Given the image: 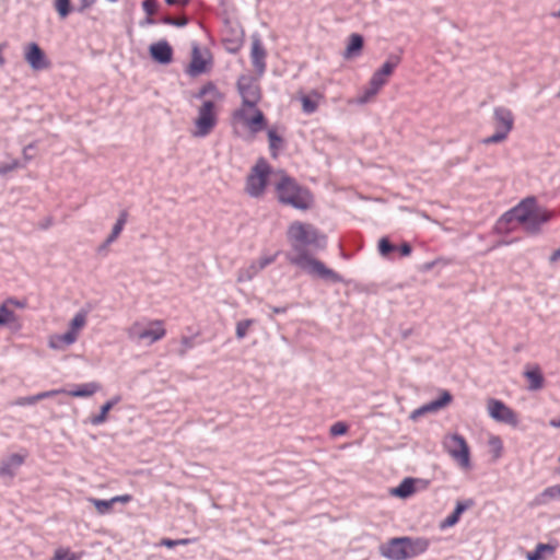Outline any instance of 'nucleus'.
Returning a JSON list of instances; mask_svg holds the SVG:
<instances>
[{
    "label": "nucleus",
    "instance_id": "56",
    "mask_svg": "<svg viewBox=\"0 0 560 560\" xmlns=\"http://www.w3.org/2000/svg\"><path fill=\"white\" fill-rule=\"evenodd\" d=\"M7 47V44H0V67H2L5 63V59L3 57V50Z\"/></svg>",
    "mask_w": 560,
    "mask_h": 560
},
{
    "label": "nucleus",
    "instance_id": "28",
    "mask_svg": "<svg viewBox=\"0 0 560 560\" xmlns=\"http://www.w3.org/2000/svg\"><path fill=\"white\" fill-rule=\"evenodd\" d=\"M322 98V95L317 92H312L306 95H302L300 97V101L302 103V109L305 114H313L316 112L319 101Z\"/></svg>",
    "mask_w": 560,
    "mask_h": 560
},
{
    "label": "nucleus",
    "instance_id": "9",
    "mask_svg": "<svg viewBox=\"0 0 560 560\" xmlns=\"http://www.w3.org/2000/svg\"><path fill=\"white\" fill-rule=\"evenodd\" d=\"M269 173L270 167L268 163L264 159L258 160L246 180L245 190L250 197L257 198L264 194Z\"/></svg>",
    "mask_w": 560,
    "mask_h": 560
},
{
    "label": "nucleus",
    "instance_id": "26",
    "mask_svg": "<svg viewBox=\"0 0 560 560\" xmlns=\"http://www.w3.org/2000/svg\"><path fill=\"white\" fill-rule=\"evenodd\" d=\"M552 501H560V483L547 487L535 498L536 505H547Z\"/></svg>",
    "mask_w": 560,
    "mask_h": 560
},
{
    "label": "nucleus",
    "instance_id": "20",
    "mask_svg": "<svg viewBox=\"0 0 560 560\" xmlns=\"http://www.w3.org/2000/svg\"><path fill=\"white\" fill-rule=\"evenodd\" d=\"M26 455V453H16L4 458L0 465V476L12 479L16 475L19 468L23 465Z\"/></svg>",
    "mask_w": 560,
    "mask_h": 560
},
{
    "label": "nucleus",
    "instance_id": "42",
    "mask_svg": "<svg viewBox=\"0 0 560 560\" xmlns=\"http://www.w3.org/2000/svg\"><path fill=\"white\" fill-rule=\"evenodd\" d=\"M388 79L381 75L380 72L375 71L370 79V85L381 91V89L387 83Z\"/></svg>",
    "mask_w": 560,
    "mask_h": 560
},
{
    "label": "nucleus",
    "instance_id": "63",
    "mask_svg": "<svg viewBox=\"0 0 560 560\" xmlns=\"http://www.w3.org/2000/svg\"><path fill=\"white\" fill-rule=\"evenodd\" d=\"M190 0H182V3L187 5Z\"/></svg>",
    "mask_w": 560,
    "mask_h": 560
},
{
    "label": "nucleus",
    "instance_id": "5",
    "mask_svg": "<svg viewBox=\"0 0 560 560\" xmlns=\"http://www.w3.org/2000/svg\"><path fill=\"white\" fill-rule=\"evenodd\" d=\"M88 323V312L79 311L74 314L68 325V330L63 334H54L48 337V347L52 350L61 351L75 343L81 331Z\"/></svg>",
    "mask_w": 560,
    "mask_h": 560
},
{
    "label": "nucleus",
    "instance_id": "30",
    "mask_svg": "<svg viewBox=\"0 0 560 560\" xmlns=\"http://www.w3.org/2000/svg\"><path fill=\"white\" fill-rule=\"evenodd\" d=\"M556 547L550 544H538L534 551L526 555L527 560H542L545 555H552Z\"/></svg>",
    "mask_w": 560,
    "mask_h": 560
},
{
    "label": "nucleus",
    "instance_id": "41",
    "mask_svg": "<svg viewBox=\"0 0 560 560\" xmlns=\"http://www.w3.org/2000/svg\"><path fill=\"white\" fill-rule=\"evenodd\" d=\"M19 167H21V164L19 162L18 159H10V161L5 162V163H2L0 165V176L1 175H5L8 173H11L15 170H18Z\"/></svg>",
    "mask_w": 560,
    "mask_h": 560
},
{
    "label": "nucleus",
    "instance_id": "15",
    "mask_svg": "<svg viewBox=\"0 0 560 560\" xmlns=\"http://www.w3.org/2000/svg\"><path fill=\"white\" fill-rule=\"evenodd\" d=\"M24 58L33 70L38 71L49 67V61L47 60L44 51L35 43H31L25 46Z\"/></svg>",
    "mask_w": 560,
    "mask_h": 560
},
{
    "label": "nucleus",
    "instance_id": "37",
    "mask_svg": "<svg viewBox=\"0 0 560 560\" xmlns=\"http://www.w3.org/2000/svg\"><path fill=\"white\" fill-rule=\"evenodd\" d=\"M254 323H255L254 319H243V320L237 322L236 328H235L236 338L240 340L244 339L247 336L248 330L254 325Z\"/></svg>",
    "mask_w": 560,
    "mask_h": 560
},
{
    "label": "nucleus",
    "instance_id": "47",
    "mask_svg": "<svg viewBox=\"0 0 560 560\" xmlns=\"http://www.w3.org/2000/svg\"><path fill=\"white\" fill-rule=\"evenodd\" d=\"M347 425L343 422H336L330 427V434L334 436L342 435L347 432Z\"/></svg>",
    "mask_w": 560,
    "mask_h": 560
},
{
    "label": "nucleus",
    "instance_id": "14",
    "mask_svg": "<svg viewBox=\"0 0 560 560\" xmlns=\"http://www.w3.org/2000/svg\"><path fill=\"white\" fill-rule=\"evenodd\" d=\"M536 201L534 198H527L521 201L516 207L506 212L503 215V220L511 222L516 221L517 223L524 225L526 221H528L530 213L536 207Z\"/></svg>",
    "mask_w": 560,
    "mask_h": 560
},
{
    "label": "nucleus",
    "instance_id": "1",
    "mask_svg": "<svg viewBox=\"0 0 560 560\" xmlns=\"http://www.w3.org/2000/svg\"><path fill=\"white\" fill-rule=\"evenodd\" d=\"M288 241L292 252L287 255L288 260L312 276H317L332 282L341 281V277L334 270L327 268L322 261L314 258L307 250L310 246L314 249L326 247V236L312 224L300 221L292 222L287 232Z\"/></svg>",
    "mask_w": 560,
    "mask_h": 560
},
{
    "label": "nucleus",
    "instance_id": "3",
    "mask_svg": "<svg viewBox=\"0 0 560 560\" xmlns=\"http://www.w3.org/2000/svg\"><path fill=\"white\" fill-rule=\"evenodd\" d=\"M277 198L281 203L291 206L295 209L306 210L313 203L311 192L301 187L293 178L281 174L279 180L275 185Z\"/></svg>",
    "mask_w": 560,
    "mask_h": 560
},
{
    "label": "nucleus",
    "instance_id": "57",
    "mask_svg": "<svg viewBox=\"0 0 560 560\" xmlns=\"http://www.w3.org/2000/svg\"><path fill=\"white\" fill-rule=\"evenodd\" d=\"M192 541H194V539H190V538L176 539V546L188 545Z\"/></svg>",
    "mask_w": 560,
    "mask_h": 560
},
{
    "label": "nucleus",
    "instance_id": "24",
    "mask_svg": "<svg viewBox=\"0 0 560 560\" xmlns=\"http://www.w3.org/2000/svg\"><path fill=\"white\" fill-rule=\"evenodd\" d=\"M524 376L528 381L529 390H539L544 387L545 380L541 369L538 365H527L524 371Z\"/></svg>",
    "mask_w": 560,
    "mask_h": 560
},
{
    "label": "nucleus",
    "instance_id": "27",
    "mask_svg": "<svg viewBox=\"0 0 560 560\" xmlns=\"http://www.w3.org/2000/svg\"><path fill=\"white\" fill-rule=\"evenodd\" d=\"M469 508V504L466 503V502H462V501H458L456 503V506H455V510L453 511L452 514H450L447 517H445L441 523H440V528L441 529H446V528H450V527H453L455 526L462 514Z\"/></svg>",
    "mask_w": 560,
    "mask_h": 560
},
{
    "label": "nucleus",
    "instance_id": "64",
    "mask_svg": "<svg viewBox=\"0 0 560 560\" xmlns=\"http://www.w3.org/2000/svg\"><path fill=\"white\" fill-rule=\"evenodd\" d=\"M183 341H184L187 346H190V345H189V340H188L187 338H185Z\"/></svg>",
    "mask_w": 560,
    "mask_h": 560
},
{
    "label": "nucleus",
    "instance_id": "22",
    "mask_svg": "<svg viewBox=\"0 0 560 560\" xmlns=\"http://www.w3.org/2000/svg\"><path fill=\"white\" fill-rule=\"evenodd\" d=\"M250 58L257 72L262 74L266 69V50L258 37L253 38Z\"/></svg>",
    "mask_w": 560,
    "mask_h": 560
},
{
    "label": "nucleus",
    "instance_id": "25",
    "mask_svg": "<svg viewBox=\"0 0 560 560\" xmlns=\"http://www.w3.org/2000/svg\"><path fill=\"white\" fill-rule=\"evenodd\" d=\"M101 385L97 382H89L75 385L73 389L67 390L66 395L77 398H85L93 396L95 393L101 390Z\"/></svg>",
    "mask_w": 560,
    "mask_h": 560
},
{
    "label": "nucleus",
    "instance_id": "55",
    "mask_svg": "<svg viewBox=\"0 0 560 560\" xmlns=\"http://www.w3.org/2000/svg\"><path fill=\"white\" fill-rule=\"evenodd\" d=\"M32 149H34V145H33V144H30V145H27V147H25V148L23 149V156H24V159H25L26 161H30V160H32V158H33L32 155H30V152H28V151H30V150H32Z\"/></svg>",
    "mask_w": 560,
    "mask_h": 560
},
{
    "label": "nucleus",
    "instance_id": "32",
    "mask_svg": "<svg viewBox=\"0 0 560 560\" xmlns=\"http://www.w3.org/2000/svg\"><path fill=\"white\" fill-rule=\"evenodd\" d=\"M489 452L493 460H498L503 454V442L499 435L490 434L488 438Z\"/></svg>",
    "mask_w": 560,
    "mask_h": 560
},
{
    "label": "nucleus",
    "instance_id": "17",
    "mask_svg": "<svg viewBox=\"0 0 560 560\" xmlns=\"http://www.w3.org/2000/svg\"><path fill=\"white\" fill-rule=\"evenodd\" d=\"M553 217L555 213L552 211L536 206L528 221H526L523 226L529 233H537L540 226L550 221Z\"/></svg>",
    "mask_w": 560,
    "mask_h": 560
},
{
    "label": "nucleus",
    "instance_id": "29",
    "mask_svg": "<svg viewBox=\"0 0 560 560\" xmlns=\"http://www.w3.org/2000/svg\"><path fill=\"white\" fill-rule=\"evenodd\" d=\"M363 47V37L359 34H351L345 51V58H352L360 54Z\"/></svg>",
    "mask_w": 560,
    "mask_h": 560
},
{
    "label": "nucleus",
    "instance_id": "23",
    "mask_svg": "<svg viewBox=\"0 0 560 560\" xmlns=\"http://www.w3.org/2000/svg\"><path fill=\"white\" fill-rule=\"evenodd\" d=\"M196 97L202 98V103H210L211 107H215L217 103L223 101L224 95L212 82H208L200 89Z\"/></svg>",
    "mask_w": 560,
    "mask_h": 560
},
{
    "label": "nucleus",
    "instance_id": "38",
    "mask_svg": "<svg viewBox=\"0 0 560 560\" xmlns=\"http://www.w3.org/2000/svg\"><path fill=\"white\" fill-rule=\"evenodd\" d=\"M268 139H269V147H270L271 154L273 156H276L278 150H280L281 147H282V139H281V137H279L276 133L275 130H269L268 131Z\"/></svg>",
    "mask_w": 560,
    "mask_h": 560
},
{
    "label": "nucleus",
    "instance_id": "11",
    "mask_svg": "<svg viewBox=\"0 0 560 560\" xmlns=\"http://www.w3.org/2000/svg\"><path fill=\"white\" fill-rule=\"evenodd\" d=\"M487 411L489 417L497 422H502L512 427H517L518 424L517 413L499 399L489 398L487 400Z\"/></svg>",
    "mask_w": 560,
    "mask_h": 560
},
{
    "label": "nucleus",
    "instance_id": "12",
    "mask_svg": "<svg viewBox=\"0 0 560 560\" xmlns=\"http://www.w3.org/2000/svg\"><path fill=\"white\" fill-rule=\"evenodd\" d=\"M242 104L257 105L261 98L260 86L257 79L252 75H242L237 81Z\"/></svg>",
    "mask_w": 560,
    "mask_h": 560
},
{
    "label": "nucleus",
    "instance_id": "60",
    "mask_svg": "<svg viewBox=\"0 0 560 560\" xmlns=\"http://www.w3.org/2000/svg\"><path fill=\"white\" fill-rule=\"evenodd\" d=\"M285 311H287L285 307H273L272 308V312L276 313V314L284 313Z\"/></svg>",
    "mask_w": 560,
    "mask_h": 560
},
{
    "label": "nucleus",
    "instance_id": "33",
    "mask_svg": "<svg viewBox=\"0 0 560 560\" xmlns=\"http://www.w3.org/2000/svg\"><path fill=\"white\" fill-rule=\"evenodd\" d=\"M18 323L16 314L4 303L0 305V326H11Z\"/></svg>",
    "mask_w": 560,
    "mask_h": 560
},
{
    "label": "nucleus",
    "instance_id": "51",
    "mask_svg": "<svg viewBox=\"0 0 560 560\" xmlns=\"http://www.w3.org/2000/svg\"><path fill=\"white\" fill-rule=\"evenodd\" d=\"M165 23L172 24V25H176V26H185L188 23V21H187L186 18H182L179 20H174L172 18H166L165 19Z\"/></svg>",
    "mask_w": 560,
    "mask_h": 560
},
{
    "label": "nucleus",
    "instance_id": "52",
    "mask_svg": "<svg viewBox=\"0 0 560 560\" xmlns=\"http://www.w3.org/2000/svg\"><path fill=\"white\" fill-rule=\"evenodd\" d=\"M160 546H164L167 548H173L176 546V539L163 538L160 542Z\"/></svg>",
    "mask_w": 560,
    "mask_h": 560
},
{
    "label": "nucleus",
    "instance_id": "43",
    "mask_svg": "<svg viewBox=\"0 0 560 560\" xmlns=\"http://www.w3.org/2000/svg\"><path fill=\"white\" fill-rule=\"evenodd\" d=\"M122 230H124V228H121L120 225L115 223V225L113 226L112 233L108 235L105 243L101 246V249H105L108 245L114 243L118 238V236L120 235Z\"/></svg>",
    "mask_w": 560,
    "mask_h": 560
},
{
    "label": "nucleus",
    "instance_id": "54",
    "mask_svg": "<svg viewBox=\"0 0 560 560\" xmlns=\"http://www.w3.org/2000/svg\"><path fill=\"white\" fill-rule=\"evenodd\" d=\"M399 252L402 256H408L411 253V247L409 244L405 243L399 247Z\"/></svg>",
    "mask_w": 560,
    "mask_h": 560
},
{
    "label": "nucleus",
    "instance_id": "34",
    "mask_svg": "<svg viewBox=\"0 0 560 560\" xmlns=\"http://www.w3.org/2000/svg\"><path fill=\"white\" fill-rule=\"evenodd\" d=\"M82 552H73L69 548H57L51 560H80Z\"/></svg>",
    "mask_w": 560,
    "mask_h": 560
},
{
    "label": "nucleus",
    "instance_id": "31",
    "mask_svg": "<svg viewBox=\"0 0 560 560\" xmlns=\"http://www.w3.org/2000/svg\"><path fill=\"white\" fill-rule=\"evenodd\" d=\"M118 398H114L112 400H108L101 407V411L98 415L91 417L90 422L93 425H100L104 423L107 420V415L109 410L118 402Z\"/></svg>",
    "mask_w": 560,
    "mask_h": 560
},
{
    "label": "nucleus",
    "instance_id": "19",
    "mask_svg": "<svg viewBox=\"0 0 560 560\" xmlns=\"http://www.w3.org/2000/svg\"><path fill=\"white\" fill-rule=\"evenodd\" d=\"M452 400V395L447 390H443L440 398L432 400L416 410H413L410 415V419L417 420L418 418L422 417L425 413L429 412H436L440 409L447 406Z\"/></svg>",
    "mask_w": 560,
    "mask_h": 560
},
{
    "label": "nucleus",
    "instance_id": "16",
    "mask_svg": "<svg viewBox=\"0 0 560 560\" xmlns=\"http://www.w3.org/2000/svg\"><path fill=\"white\" fill-rule=\"evenodd\" d=\"M211 58L208 51H201L197 45H194L188 73L194 77L199 75L208 70Z\"/></svg>",
    "mask_w": 560,
    "mask_h": 560
},
{
    "label": "nucleus",
    "instance_id": "18",
    "mask_svg": "<svg viewBox=\"0 0 560 560\" xmlns=\"http://www.w3.org/2000/svg\"><path fill=\"white\" fill-rule=\"evenodd\" d=\"M419 485H421L422 488L427 487L425 481L407 477L397 487L390 489L389 493L399 499H408L417 492Z\"/></svg>",
    "mask_w": 560,
    "mask_h": 560
},
{
    "label": "nucleus",
    "instance_id": "59",
    "mask_svg": "<svg viewBox=\"0 0 560 560\" xmlns=\"http://www.w3.org/2000/svg\"><path fill=\"white\" fill-rule=\"evenodd\" d=\"M165 2L168 5H178V7H185V4L182 3V0H165Z\"/></svg>",
    "mask_w": 560,
    "mask_h": 560
},
{
    "label": "nucleus",
    "instance_id": "7",
    "mask_svg": "<svg viewBox=\"0 0 560 560\" xmlns=\"http://www.w3.org/2000/svg\"><path fill=\"white\" fill-rule=\"evenodd\" d=\"M442 444L445 452L462 470L469 471L472 468L470 447L463 435L446 434Z\"/></svg>",
    "mask_w": 560,
    "mask_h": 560
},
{
    "label": "nucleus",
    "instance_id": "40",
    "mask_svg": "<svg viewBox=\"0 0 560 560\" xmlns=\"http://www.w3.org/2000/svg\"><path fill=\"white\" fill-rule=\"evenodd\" d=\"M380 91L375 88L371 86L370 84L368 88L362 92V94L357 98L358 104H365L371 98H373Z\"/></svg>",
    "mask_w": 560,
    "mask_h": 560
},
{
    "label": "nucleus",
    "instance_id": "36",
    "mask_svg": "<svg viewBox=\"0 0 560 560\" xmlns=\"http://www.w3.org/2000/svg\"><path fill=\"white\" fill-rule=\"evenodd\" d=\"M88 500L94 505L96 512L101 515L108 514L114 505L112 499L101 500L95 498H89Z\"/></svg>",
    "mask_w": 560,
    "mask_h": 560
},
{
    "label": "nucleus",
    "instance_id": "61",
    "mask_svg": "<svg viewBox=\"0 0 560 560\" xmlns=\"http://www.w3.org/2000/svg\"><path fill=\"white\" fill-rule=\"evenodd\" d=\"M550 425L553 428H560V420H551Z\"/></svg>",
    "mask_w": 560,
    "mask_h": 560
},
{
    "label": "nucleus",
    "instance_id": "46",
    "mask_svg": "<svg viewBox=\"0 0 560 560\" xmlns=\"http://www.w3.org/2000/svg\"><path fill=\"white\" fill-rule=\"evenodd\" d=\"M60 394H66V389L60 388V389H51V390L42 392V393L36 394V398L39 401L42 399L50 398V397H54V396H57Z\"/></svg>",
    "mask_w": 560,
    "mask_h": 560
},
{
    "label": "nucleus",
    "instance_id": "2",
    "mask_svg": "<svg viewBox=\"0 0 560 560\" xmlns=\"http://www.w3.org/2000/svg\"><path fill=\"white\" fill-rule=\"evenodd\" d=\"M429 547L425 537H395L380 546V553L388 560H409L423 555Z\"/></svg>",
    "mask_w": 560,
    "mask_h": 560
},
{
    "label": "nucleus",
    "instance_id": "39",
    "mask_svg": "<svg viewBox=\"0 0 560 560\" xmlns=\"http://www.w3.org/2000/svg\"><path fill=\"white\" fill-rule=\"evenodd\" d=\"M55 9L59 16L65 19L71 12L70 0H54Z\"/></svg>",
    "mask_w": 560,
    "mask_h": 560
},
{
    "label": "nucleus",
    "instance_id": "44",
    "mask_svg": "<svg viewBox=\"0 0 560 560\" xmlns=\"http://www.w3.org/2000/svg\"><path fill=\"white\" fill-rule=\"evenodd\" d=\"M395 247L389 243L386 237H383L378 242V250L382 256L388 255Z\"/></svg>",
    "mask_w": 560,
    "mask_h": 560
},
{
    "label": "nucleus",
    "instance_id": "35",
    "mask_svg": "<svg viewBox=\"0 0 560 560\" xmlns=\"http://www.w3.org/2000/svg\"><path fill=\"white\" fill-rule=\"evenodd\" d=\"M399 57L390 56L376 71L380 72L381 75L389 79V77L394 73L395 69L399 65Z\"/></svg>",
    "mask_w": 560,
    "mask_h": 560
},
{
    "label": "nucleus",
    "instance_id": "45",
    "mask_svg": "<svg viewBox=\"0 0 560 560\" xmlns=\"http://www.w3.org/2000/svg\"><path fill=\"white\" fill-rule=\"evenodd\" d=\"M142 8L149 16H152L158 11V2L156 0H144L142 2Z\"/></svg>",
    "mask_w": 560,
    "mask_h": 560
},
{
    "label": "nucleus",
    "instance_id": "49",
    "mask_svg": "<svg viewBox=\"0 0 560 560\" xmlns=\"http://www.w3.org/2000/svg\"><path fill=\"white\" fill-rule=\"evenodd\" d=\"M3 303L8 307H11V306H15V307H19V308L25 307V303L24 302H21L19 300L13 299V298L7 299Z\"/></svg>",
    "mask_w": 560,
    "mask_h": 560
},
{
    "label": "nucleus",
    "instance_id": "4",
    "mask_svg": "<svg viewBox=\"0 0 560 560\" xmlns=\"http://www.w3.org/2000/svg\"><path fill=\"white\" fill-rule=\"evenodd\" d=\"M126 332L130 340L150 346L166 336V328L162 319L141 317L135 320Z\"/></svg>",
    "mask_w": 560,
    "mask_h": 560
},
{
    "label": "nucleus",
    "instance_id": "48",
    "mask_svg": "<svg viewBox=\"0 0 560 560\" xmlns=\"http://www.w3.org/2000/svg\"><path fill=\"white\" fill-rule=\"evenodd\" d=\"M38 400L36 398V395L27 396V397H21L16 400V405L19 406H26V405H34Z\"/></svg>",
    "mask_w": 560,
    "mask_h": 560
},
{
    "label": "nucleus",
    "instance_id": "21",
    "mask_svg": "<svg viewBox=\"0 0 560 560\" xmlns=\"http://www.w3.org/2000/svg\"><path fill=\"white\" fill-rule=\"evenodd\" d=\"M151 57L162 65H167L172 61L173 49L166 40H160L150 46Z\"/></svg>",
    "mask_w": 560,
    "mask_h": 560
},
{
    "label": "nucleus",
    "instance_id": "53",
    "mask_svg": "<svg viewBox=\"0 0 560 560\" xmlns=\"http://www.w3.org/2000/svg\"><path fill=\"white\" fill-rule=\"evenodd\" d=\"M127 212L126 211H121L118 219H117V224L120 225L121 228L125 226L126 222H127Z\"/></svg>",
    "mask_w": 560,
    "mask_h": 560
},
{
    "label": "nucleus",
    "instance_id": "13",
    "mask_svg": "<svg viewBox=\"0 0 560 560\" xmlns=\"http://www.w3.org/2000/svg\"><path fill=\"white\" fill-rule=\"evenodd\" d=\"M277 258V254L261 256L256 260L243 266L237 271V282H248L253 280L262 269L272 264Z\"/></svg>",
    "mask_w": 560,
    "mask_h": 560
},
{
    "label": "nucleus",
    "instance_id": "50",
    "mask_svg": "<svg viewBox=\"0 0 560 560\" xmlns=\"http://www.w3.org/2000/svg\"><path fill=\"white\" fill-rule=\"evenodd\" d=\"M131 495L130 494H121V495H116V497H113L112 498V502L113 504L115 503H128L131 501Z\"/></svg>",
    "mask_w": 560,
    "mask_h": 560
},
{
    "label": "nucleus",
    "instance_id": "58",
    "mask_svg": "<svg viewBox=\"0 0 560 560\" xmlns=\"http://www.w3.org/2000/svg\"><path fill=\"white\" fill-rule=\"evenodd\" d=\"M559 259H560V247L552 253V255L550 256V261L556 262Z\"/></svg>",
    "mask_w": 560,
    "mask_h": 560
},
{
    "label": "nucleus",
    "instance_id": "6",
    "mask_svg": "<svg viewBox=\"0 0 560 560\" xmlns=\"http://www.w3.org/2000/svg\"><path fill=\"white\" fill-rule=\"evenodd\" d=\"M232 125L236 131L244 128L256 135L266 128L267 122L257 105L242 104L232 115Z\"/></svg>",
    "mask_w": 560,
    "mask_h": 560
},
{
    "label": "nucleus",
    "instance_id": "62",
    "mask_svg": "<svg viewBox=\"0 0 560 560\" xmlns=\"http://www.w3.org/2000/svg\"><path fill=\"white\" fill-rule=\"evenodd\" d=\"M81 1L83 3V8L90 7L94 2V0H81Z\"/></svg>",
    "mask_w": 560,
    "mask_h": 560
},
{
    "label": "nucleus",
    "instance_id": "10",
    "mask_svg": "<svg viewBox=\"0 0 560 560\" xmlns=\"http://www.w3.org/2000/svg\"><path fill=\"white\" fill-rule=\"evenodd\" d=\"M217 125L215 107H211L210 103H202L198 109V116L195 119L194 136L203 138L208 136Z\"/></svg>",
    "mask_w": 560,
    "mask_h": 560
},
{
    "label": "nucleus",
    "instance_id": "8",
    "mask_svg": "<svg viewBox=\"0 0 560 560\" xmlns=\"http://www.w3.org/2000/svg\"><path fill=\"white\" fill-rule=\"evenodd\" d=\"M495 132L482 140L485 144L499 143L504 141L514 126V116L512 112L503 106L495 107L493 110Z\"/></svg>",
    "mask_w": 560,
    "mask_h": 560
}]
</instances>
